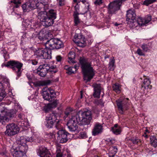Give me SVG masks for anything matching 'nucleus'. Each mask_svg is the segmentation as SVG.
Instances as JSON below:
<instances>
[{"instance_id":"obj_1","label":"nucleus","mask_w":157,"mask_h":157,"mask_svg":"<svg viewBox=\"0 0 157 157\" xmlns=\"http://www.w3.org/2000/svg\"><path fill=\"white\" fill-rule=\"evenodd\" d=\"M136 14L135 10H130L127 11L126 21L129 27L132 29H139L141 26L146 25L151 20L150 16H146L144 18L138 17L137 21H136Z\"/></svg>"},{"instance_id":"obj_2","label":"nucleus","mask_w":157,"mask_h":157,"mask_svg":"<svg viewBox=\"0 0 157 157\" xmlns=\"http://www.w3.org/2000/svg\"><path fill=\"white\" fill-rule=\"evenodd\" d=\"M79 61L84 80L86 82L90 81L95 75V71L91 66V62L84 57H80Z\"/></svg>"},{"instance_id":"obj_3","label":"nucleus","mask_w":157,"mask_h":157,"mask_svg":"<svg viewBox=\"0 0 157 157\" xmlns=\"http://www.w3.org/2000/svg\"><path fill=\"white\" fill-rule=\"evenodd\" d=\"M41 10L38 12V18L43 22L44 26L48 27L52 25L54 23V20L56 18L55 11L51 9L47 12L46 11Z\"/></svg>"},{"instance_id":"obj_4","label":"nucleus","mask_w":157,"mask_h":157,"mask_svg":"<svg viewBox=\"0 0 157 157\" xmlns=\"http://www.w3.org/2000/svg\"><path fill=\"white\" fill-rule=\"evenodd\" d=\"M56 124L55 127L59 130L57 132V140L61 143H66L69 139H71L73 137L72 135L69 133L64 129H62L63 126L61 125L62 122L61 121L58 120L55 121Z\"/></svg>"},{"instance_id":"obj_5","label":"nucleus","mask_w":157,"mask_h":157,"mask_svg":"<svg viewBox=\"0 0 157 157\" xmlns=\"http://www.w3.org/2000/svg\"><path fill=\"white\" fill-rule=\"evenodd\" d=\"M38 0H30L22 6L23 11L29 12L37 8L39 10H46L48 5H44L43 3L38 2Z\"/></svg>"},{"instance_id":"obj_6","label":"nucleus","mask_w":157,"mask_h":157,"mask_svg":"<svg viewBox=\"0 0 157 157\" xmlns=\"http://www.w3.org/2000/svg\"><path fill=\"white\" fill-rule=\"evenodd\" d=\"M57 71L56 65L50 66L46 63L40 65L37 69L36 73L41 77H44L48 73H55Z\"/></svg>"},{"instance_id":"obj_7","label":"nucleus","mask_w":157,"mask_h":157,"mask_svg":"<svg viewBox=\"0 0 157 157\" xmlns=\"http://www.w3.org/2000/svg\"><path fill=\"white\" fill-rule=\"evenodd\" d=\"M28 149L27 145L18 144L16 147L13 146L10 151L13 157H27L26 153Z\"/></svg>"},{"instance_id":"obj_8","label":"nucleus","mask_w":157,"mask_h":157,"mask_svg":"<svg viewBox=\"0 0 157 157\" xmlns=\"http://www.w3.org/2000/svg\"><path fill=\"white\" fill-rule=\"evenodd\" d=\"M78 123L80 125H88L92 119L91 113L90 110L85 111L76 116Z\"/></svg>"},{"instance_id":"obj_9","label":"nucleus","mask_w":157,"mask_h":157,"mask_svg":"<svg viewBox=\"0 0 157 157\" xmlns=\"http://www.w3.org/2000/svg\"><path fill=\"white\" fill-rule=\"evenodd\" d=\"M23 64L19 61L15 60H10L4 65L6 67H9L13 70L15 71L17 76L16 79H17L21 74V68L23 66Z\"/></svg>"},{"instance_id":"obj_10","label":"nucleus","mask_w":157,"mask_h":157,"mask_svg":"<svg viewBox=\"0 0 157 157\" xmlns=\"http://www.w3.org/2000/svg\"><path fill=\"white\" fill-rule=\"evenodd\" d=\"M128 100V98H121L116 100L118 109L121 114H123L124 111L128 109L129 105Z\"/></svg>"},{"instance_id":"obj_11","label":"nucleus","mask_w":157,"mask_h":157,"mask_svg":"<svg viewBox=\"0 0 157 157\" xmlns=\"http://www.w3.org/2000/svg\"><path fill=\"white\" fill-rule=\"evenodd\" d=\"M6 130L5 132V135L8 136H11L17 134L19 131V128L17 125L12 123L7 124L6 126Z\"/></svg>"},{"instance_id":"obj_12","label":"nucleus","mask_w":157,"mask_h":157,"mask_svg":"<svg viewBox=\"0 0 157 157\" xmlns=\"http://www.w3.org/2000/svg\"><path fill=\"white\" fill-rule=\"evenodd\" d=\"M126 0H115L110 2L108 6V13L110 14L114 13L120 10L122 3Z\"/></svg>"},{"instance_id":"obj_13","label":"nucleus","mask_w":157,"mask_h":157,"mask_svg":"<svg viewBox=\"0 0 157 157\" xmlns=\"http://www.w3.org/2000/svg\"><path fill=\"white\" fill-rule=\"evenodd\" d=\"M45 45L50 49H59L63 47L64 44L61 40H48L45 43Z\"/></svg>"},{"instance_id":"obj_14","label":"nucleus","mask_w":157,"mask_h":157,"mask_svg":"<svg viewBox=\"0 0 157 157\" xmlns=\"http://www.w3.org/2000/svg\"><path fill=\"white\" fill-rule=\"evenodd\" d=\"M43 91L42 95L44 100L52 101L56 98V93L53 90L46 87Z\"/></svg>"},{"instance_id":"obj_15","label":"nucleus","mask_w":157,"mask_h":157,"mask_svg":"<svg viewBox=\"0 0 157 157\" xmlns=\"http://www.w3.org/2000/svg\"><path fill=\"white\" fill-rule=\"evenodd\" d=\"M57 119V114L54 113L50 114L49 116L46 117L45 124L46 127L49 128L52 127L54 123Z\"/></svg>"},{"instance_id":"obj_16","label":"nucleus","mask_w":157,"mask_h":157,"mask_svg":"<svg viewBox=\"0 0 157 157\" xmlns=\"http://www.w3.org/2000/svg\"><path fill=\"white\" fill-rule=\"evenodd\" d=\"M78 121L77 120L76 117L73 116L69 120L67 123V127L70 131L75 132L78 128L77 125Z\"/></svg>"},{"instance_id":"obj_17","label":"nucleus","mask_w":157,"mask_h":157,"mask_svg":"<svg viewBox=\"0 0 157 157\" xmlns=\"http://www.w3.org/2000/svg\"><path fill=\"white\" fill-rule=\"evenodd\" d=\"M103 128L102 125L99 123H96L94 125L92 131V134L95 136L101 133L103 131Z\"/></svg>"},{"instance_id":"obj_18","label":"nucleus","mask_w":157,"mask_h":157,"mask_svg":"<svg viewBox=\"0 0 157 157\" xmlns=\"http://www.w3.org/2000/svg\"><path fill=\"white\" fill-rule=\"evenodd\" d=\"M38 153L40 157H51L48 150L44 147L41 146L39 149Z\"/></svg>"},{"instance_id":"obj_19","label":"nucleus","mask_w":157,"mask_h":157,"mask_svg":"<svg viewBox=\"0 0 157 157\" xmlns=\"http://www.w3.org/2000/svg\"><path fill=\"white\" fill-rule=\"evenodd\" d=\"M93 96L94 97L99 98L101 91V87L100 85L96 84L94 85Z\"/></svg>"},{"instance_id":"obj_20","label":"nucleus","mask_w":157,"mask_h":157,"mask_svg":"<svg viewBox=\"0 0 157 157\" xmlns=\"http://www.w3.org/2000/svg\"><path fill=\"white\" fill-rule=\"evenodd\" d=\"M46 32L44 29H42L41 30L39 33L37 34H33V38H38L39 39H43L44 38L45 36Z\"/></svg>"},{"instance_id":"obj_21","label":"nucleus","mask_w":157,"mask_h":157,"mask_svg":"<svg viewBox=\"0 0 157 157\" xmlns=\"http://www.w3.org/2000/svg\"><path fill=\"white\" fill-rule=\"evenodd\" d=\"M48 48V49L45 48L42 58L47 59H50L51 58L52 50V49Z\"/></svg>"},{"instance_id":"obj_22","label":"nucleus","mask_w":157,"mask_h":157,"mask_svg":"<svg viewBox=\"0 0 157 157\" xmlns=\"http://www.w3.org/2000/svg\"><path fill=\"white\" fill-rule=\"evenodd\" d=\"M31 22L27 19L24 20L22 22V27L24 30H29L31 28Z\"/></svg>"},{"instance_id":"obj_23","label":"nucleus","mask_w":157,"mask_h":157,"mask_svg":"<svg viewBox=\"0 0 157 157\" xmlns=\"http://www.w3.org/2000/svg\"><path fill=\"white\" fill-rule=\"evenodd\" d=\"M150 83L151 81L150 79L147 78H146L144 79L143 84L142 85V88H144V89H147L149 86V88L151 89L152 86L151 85H150Z\"/></svg>"},{"instance_id":"obj_24","label":"nucleus","mask_w":157,"mask_h":157,"mask_svg":"<svg viewBox=\"0 0 157 157\" xmlns=\"http://www.w3.org/2000/svg\"><path fill=\"white\" fill-rule=\"evenodd\" d=\"M11 3H13L15 5L11 7V8L8 9V11L9 12L12 13L13 11V8H17L19 6V5L21 4V0H11Z\"/></svg>"},{"instance_id":"obj_25","label":"nucleus","mask_w":157,"mask_h":157,"mask_svg":"<svg viewBox=\"0 0 157 157\" xmlns=\"http://www.w3.org/2000/svg\"><path fill=\"white\" fill-rule=\"evenodd\" d=\"M112 131L115 134L118 135L120 134L121 132V128L117 124H116L112 128Z\"/></svg>"},{"instance_id":"obj_26","label":"nucleus","mask_w":157,"mask_h":157,"mask_svg":"<svg viewBox=\"0 0 157 157\" xmlns=\"http://www.w3.org/2000/svg\"><path fill=\"white\" fill-rule=\"evenodd\" d=\"M143 51L147 52L150 51V49L152 48L151 44L148 43L147 44H143L141 46Z\"/></svg>"},{"instance_id":"obj_27","label":"nucleus","mask_w":157,"mask_h":157,"mask_svg":"<svg viewBox=\"0 0 157 157\" xmlns=\"http://www.w3.org/2000/svg\"><path fill=\"white\" fill-rule=\"evenodd\" d=\"M6 96V93L2 84L0 82V101Z\"/></svg>"},{"instance_id":"obj_28","label":"nucleus","mask_w":157,"mask_h":157,"mask_svg":"<svg viewBox=\"0 0 157 157\" xmlns=\"http://www.w3.org/2000/svg\"><path fill=\"white\" fill-rule=\"evenodd\" d=\"M69 59L68 62L70 63H75L74 59L75 57V54L74 52H70L68 55Z\"/></svg>"},{"instance_id":"obj_29","label":"nucleus","mask_w":157,"mask_h":157,"mask_svg":"<svg viewBox=\"0 0 157 157\" xmlns=\"http://www.w3.org/2000/svg\"><path fill=\"white\" fill-rule=\"evenodd\" d=\"M45 48H38L35 52V54L37 57L42 58Z\"/></svg>"},{"instance_id":"obj_30","label":"nucleus","mask_w":157,"mask_h":157,"mask_svg":"<svg viewBox=\"0 0 157 157\" xmlns=\"http://www.w3.org/2000/svg\"><path fill=\"white\" fill-rule=\"evenodd\" d=\"M73 41L77 46L83 47L86 45V42L85 40H73Z\"/></svg>"},{"instance_id":"obj_31","label":"nucleus","mask_w":157,"mask_h":157,"mask_svg":"<svg viewBox=\"0 0 157 157\" xmlns=\"http://www.w3.org/2000/svg\"><path fill=\"white\" fill-rule=\"evenodd\" d=\"M55 135V132L53 131L52 132L46 133V138L50 139L52 141H53L56 139Z\"/></svg>"},{"instance_id":"obj_32","label":"nucleus","mask_w":157,"mask_h":157,"mask_svg":"<svg viewBox=\"0 0 157 157\" xmlns=\"http://www.w3.org/2000/svg\"><path fill=\"white\" fill-rule=\"evenodd\" d=\"M115 63V59L114 58L112 59H110V61L109 64V68L110 71H113L114 70L115 68V66L114 64Z\"/></svg>"},{"instance_id":"obj_33","label":"nucleus","mask_w":157,"mask_h":157,"mask_svg":"<svg viewBox=\"0 0 157 157\" xmlns=\"http://www.w3.org/2000/svg\"><path fill=\"white\" fill-rule=\"evenodd\" d=\"M113 88L114 91L117 94H119L121 91V87L118 83H116L113 85Z\"/></svg>"},{"instance_id":"obj_34","label":"nucleus","mask_w":157,"mask_h":157,"mask_svg":"<svg viewBox=\"0 0 157 157\" xmlns=\"http://www.w3.org/2000/svg\"><path fill=\"white\" fill-rule=\"evenodd\" d=\"M65 68L67 71L66 73L70 75L76 72V69L73 68V67H69L68 66H66Z\"/></svg>"},{"instance_id":"obj_35","label":"nucleus","mask_w":157,"mask_h":157,"mask_svg":"<svg viewBox=\"0 0 157 157\" xmlns=\"http://www.w3.org/2000/svg\"><path fill=\"white\" fill-rule=\"evenodd\" d=\"M151 143L152 145L156 147L157 145V139L155 136H151L150 138Z\"/></svg>"},{"instance_id":"obj_36","label":"nucleus","mask_w":157,"mask_h":157,"mask_svg":"<svg viewBox=\"0 0 157 157\" xmlns=\"http://www.w3.org/2000/svg\"><path fill=\"white\" fill-rule=\"evenodd\" d=\"M118 151L117 148L116 146H112L109 149V154L115 155Z\"/></svg>"},{"instance_id":"obj_37","label":"nucleus","mask_w":157,"mask_h":157,"mask_svg":"<svg viewBox=\"0 0 157 157\" xmlns=\"http://www.w3.org/2000/svg\"><path fill=\"white\" fill-rule=\"evenodd\" d=\"M51 83V81L49 80L40 81L38 83V86H44L49 85Z\"/></svg>"},{"instance_id":"obj_38","label":"nucleus","mask_w":157,"mask_h":157,"mask_svg":"<svg viewBox=\"0 0 157 157\" xmlns=\"http://www.w3.org/2000/svg\"><path fill=\"white\" fill-rule=\"evenodd\" d=\"M27 142V139L24 136H21L20 140L18 141V144H20L27 145L26 144Z\"/></svg>"},{"instance_id":"obj_39","label":"nucleus","mask_w":157,"mask_h":157,"mask_svg":"<svg viewBox=\"0 0 157 157\" xmlns=\"http://www.w3.org/2000/svg\"><path fill=\"white\" fill-rule=\"evenodd\" d=\"M78 14H79V13L77 12L76 13H74L73 14L74 22L75 25H78L80 22L79 19L78 17Z\"/></svg>"},{"instance_id":"obj_40","label":"nucleus","mask_w":157,"mask_h":157,"mask_svg":"<svg viewBox=\"0 0 157 157\" xmlns=\"http://www.w3.org/2000/svg\"><path fill=\"white\" fill-rule=\"evenodd\" d=\"M74 38L75 39H83L84 37L81 33H75L74 35Z\"/></svg>"},{"instance_id":"obj_41","label":"nucleus","mask_w":157,"mask_h":157,"mask_svg":"<svg viewBox=\"0 0 157 157\" xmlns=\"http://www.w3.org/2000/svg\"><path fill=\"white\" fill-rule=\"evenodd\" d=\"M80 2H82L85 5H87V6H89V4L86 0H74V2L75 3H76L77 5H78Z\"/></svg>"},{"instance_id":"obj_42","label":"nucleus","mask_w":157,"mask_h":157,"mask_svg":"<svg viewBox=\"0 0 157 157\" xmlns=\"http://www.w3.org/2000/svg\"><path fill=\"white\" fill-rule=\"evenodd\" d=\"M156 0H145L143 2V4L146 6H148L149 4H151L155 2Z\"/></svg>"},{"instance_id":"obj_43","label":"nucleus","mask_w":157,"mask_h":157,"mask_svg":"<svg viewBox=\"0 0 157 157\" xmlns=\"http://www.w3.org/2000/svg\"><path fill=\"white\" fill-rule=\"evenodd\" d=\"M59 103L58 100L56 99L54 100V101L50 104V105H48L52 108H55L56 107L57 104Z\"/></svg>"},{"instance_id":"obj_44","label":"nucleus","mask_w":157,"mask_h":157,"mask_svg":"<svg viewBox=\"0 0 157 157\" xmlns=\"http://www.w3.org/2000/svg\"><path fill=\"white\" fill-rule=\"evenodd\" d=\"M73 110V109L70 107H67L66 109L65 113L66 115L67 116H68L69 115Z\"/></svg>"},{"instance_id":"obj_45","label":"nucleus","mask_w":157,"mask_h":157,"mask_svg":"<svg viewBox=\"0 0 157 157\" xmlns=\"http://www.w3.org/2000/svg\"><path fill=\"white\" fill-rule=\"evenodd\" d=\"M143 50H142L140 48H139L136 52V53L139 56H145L144 53L143 51Z\"/></svg>"},{"instance_id":"obj_46","label":"nucleus","mask_w":157,"mask_h":157,"mask_svg":"<svg viewBox=\"0 0 157 157\" xmlns=\"http://www.w3.org/2000/svg\"><path fill=\"white\" fill-rule=\"evenodd\" d=\"M96 103L98 105H100L102 106H104V102L101 99L97 100L96 101Z\"/></svg>"},{"instance_id":"obj_47","label":"nucleus","mask_w":157,"mask_h":157,"mask_svg":"<svg viewBox=\"0 0 157 157\" xmlns=\"http://www.w3.org/2000/svg\"><path fill=\"white\" fill-rule=\"evenodd\" d=\"M106 141L108 142L107 144H108L109 145H111L114 142V140L110 138L107 139Z\"/></svg>"},{"instance_id":"obj_48","label":"nucleus","mask_w":157,"mask_h":157,"mask_svg":"<svg viewBox=\"0 0 157 157\" xmlns=\"http://www.w3.org/2000/svg\"><path fill=\"white\" fill-rule=\"evenodd\" d=\"M6 152V149L5 147H3L2 149L0 150V154L2 155H5Z\"/></svg>"},{"instance_id":"obj_49","label":"nucleus","mask_w":157,"mask_h":157,"mask_svg":"<svg viewBox=\"0 0 157 157\" xmlns=\"http://www.w3.org/2000/svg\"><path fill=\"white\" fill-rule=\"evenodd\" d=\"M19 37H21V39H25L27 38L26 34L24 33H21L19 34Z\"/></svg>"},{"instance_id":"obj_50","label":"nucleus","mask_w":157,"mask_h":157,"mask_svg":"<svg viewBox=\"0 0 157 157\" xmlns=\"http://www.w3.org/2000/svg\"><path fill=\"white\" fill-rule=\"evenodd\" d=\"M26 76L27 77V78H28V79L29 81V83H31L33 82L32 81V78L31 77V76L29 75H28L27 74L26 75Z\"/></svg>"},{"instance_id":"obj_51","label":"nucleus","mask_w":157,"mask_h":157,"mask_svg":"<svg viewBox=\"0 0 157 157\" xmlns=\"http://www.w3.org/2000/svg\"><path fill=\"white\" fill-rule=\"evenodd\" d=\"M102 3V0H96L94 2L96 5H99Z\"/></svg>"},{"instance_id":"obj_52","label":"nucleus","mask_w":157,"mask_h":157,"mask_svg":"<svg viewBox=\"0 0 157 157\" xmlns=\"http://www.w3.org/2000/svg\"><path fill=\"white\" fill-rule=\"evenodd\" d=\"M131 141L134 144H137L139 142V140L136 139H131Z\"/></svg>"},{"instance_id":"obj_53","label":"nucleus","mask_w":157,"mask_h":157,"mask_svg":"<svg viewBox=\"0 0 157 157\" xmlns=\"http://www.w3.org/2000/svg\"><path fill=\"white\" fill-rule=\"evenodd\" d=\"M61 147L59 145H57L56 147V153L61 152Z\"/></svg>"},{"instance_id":"obj_54","label":"nucleus","mask_w":157,"mask_h":157,"mask_svg":"<svg viewBox=\"0 0 157 157\" xmlns=\"http://www.w3.org/2000/svg\"><path fill=\"white\" fill-rule=\"evenodd\" d=\"M26 139L27 140V142H32L34 141V139L32 137H28Z\"/></svg>"},{"instance_id":"obj_55","label":"nucleus","mask_w":157,"mask_h":157,"mask_svg":"<svg viewBox=\"0 0 157 157\" xmlns=\"http://www.w3.org/2000/svg\"><path fill=\"white\" fill-rule=\"evenodd\" d=\"M81 136L82 138H85L87 137L86 133L84 132H82L81 133Z\"/></svg>"},{"instance_id":"obj_56","label":"nucleus","mask_w":157,"mask_h":157,"mask_svg":"<svg viewBox=\"0 0 157 157\" xmlns=\"http://www.w3.org/2000/svg\"><path fill=\"white\" fill-rule=\"evenodd\" d=\"M31 61L32 64L33 65H36L38 63L37 61L34 59L31 60Z\"/></svg>"},{"instance_id":"obj_57","label":"nucleus","mask_w":157,"mask_h":157,"mask_svg":"<svg viewBox=\"0 0 157 157\" xmlns=\"http://www.w3.org/2000/svg\"><path fill=\"white\" fill-rule=\"evenodd\" d=\"M63 153L62 152L56 153V157H62Z\"/></svg>"},{"instance_id":"obj_58","label":"nucleus","mask_w":157,"mask_h":157,"mask_svg":"<svg viewBox=\"0 0 157 157\" xmlns=\"http://www.w3.org/2000/svg\"><path fill=\"white\" fill-rule=\"evenodd\" d=\"M64 4V0H59V4L60 6H62Z\"/></svg>"},{"instance_id":"obj_59","label":"nucleus","mask_w":157,"mask_h":157,"mask_svg":"<svg viewBox=\"0 0 157 157\" xmlns=\"http://www.w3.org/2000/svg\"><path fill=\"white\" fill-rule=\"evenodd\" d=\"M75 11L74 12V13H76L77 12L78 13V10H79V6L78 5H75Z\"/></svg>"},{"instance_id":"obj_60","label":"nucleus","mask_w":157,"mask_h":157,"mask_svg":"<svg viewBox=\"0 0 157 157\" xmlns=\"http://www.w3.org/2000/svg\"><path fill=\"white\" fill-rule=\"evenodd\" d=\"M24 115L22 113H20L18 115V117L20 119H23L24 117Z\"/></svg>"},{"instance_id":"obj_61","label":"nucleus","mask_w":157,"mask_h":157,"mask_svg":"<svg viewBox=\"0 0 157 157\" xmlns=\"http://www.w3.org/2000/svg\"><path fill=\"white\" fill-rule=\"evenodd\" d=\"M56 60L57 61L60 62L61 61L62 57L60 56H57L56 57Z\"/></svg>"},{"instance_id":"obj_62","label":"nucleus","mask_w":157,"mask_h":157,"mask_svg":"<svg viewBox=\"0 0 157 157\" xmlns=\"http://www.w3.org/2000/svg\"><path fill=\"white\" fill-rule=\"evenodd\" d=\"M115 155L109 154V157H115Z\"/></svg>"},{"instance_id":"obj_63","label":"nucleus","mask_w":157,"mask_h":157,"mask_svg":"<svg viewBox=\"0 0 157 157\" xmlns=\"http://www.w3.org/2000/svg\"><path fill=\"white\" fill-rule=\"evenodd\" d=\"M3 32H0V38H1V36H2L3 35Z\"/></svg>"},{"instance_id":"obj_64","label":"nucleus","mask_w":157,"mask_h":157,"mask_svg":"<svg viewBox=\"0 0 157 157\" xmlns=\"http://www.w3.org/2000/svg\"><path fill=\"white\" fill-rule=\"evenodd\" d=\"M80 98H82V91H81L80 92Z\"/></svg>"}]
</instances>
